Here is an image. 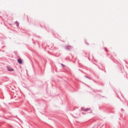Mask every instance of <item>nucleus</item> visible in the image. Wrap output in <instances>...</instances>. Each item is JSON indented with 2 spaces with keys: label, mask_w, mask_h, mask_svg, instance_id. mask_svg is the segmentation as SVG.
Instances as JSON below:
<instances>
[{
  "label": "nucleus",
  "mask_w": 128,
  "mask_h": 128,
  "mask_svg": "<svg viewBox=\"0 0 128 128\" xmlns=\"http://www.w3.org/2000/svg\"><path fill=\"white\" fill-rule=\"evenodd\" d=\"M18 61L20 64H21L22 63V60L20 59H18Z\"/></svg>",
  "instance_id": "nucleus-3"
},
{
  "label": "nucleus",
  "mask_w": 128,
  "mask_h": 128,
  "mask_svg": "<svg viewBox=\"0 0 128 128\" xmlns=\"http://www.w3.org/2000/svg\"><path fill=\"white\" fill-rule=\"evenodd\" d=\"M82 110L85 112H87L88 111L90 110L91 109L90 108H84L82 107L81 108Z\"/></svg>",
  "instance_id": "nucleus-1"
},
{
  "label": "nucleus",
  "mask_w": 128,
  "mask_h": 128,
  "mask_svg": "<svg viewBox=\"0 0 128 128\" xmlns=\"http://www.w3.org/2000/svg\"><path fill=\"white\" fill-rule=\"evenodd\" d=\"M16 24L17 26H18L19 25V24L17 22H16Z\"/></svg>",
  "instance_id": "nucleus-4"
},
{
  "label": "nucleus",
  "mask_w": 128,
  "mask_h": 128,
  "mask_svg": "<svg viewBox=\"0 0 128 128\" xmlns=\"http://www.w3.org/2000/svg\"><path fill=\"white\" fill-rule=\"evenodd\" d=\"M7 70L10 71H12L14 70L13 69L10 67H8Z\"/></svg>",
  "instance_id": "nucleus-2"
}]
</instances>
